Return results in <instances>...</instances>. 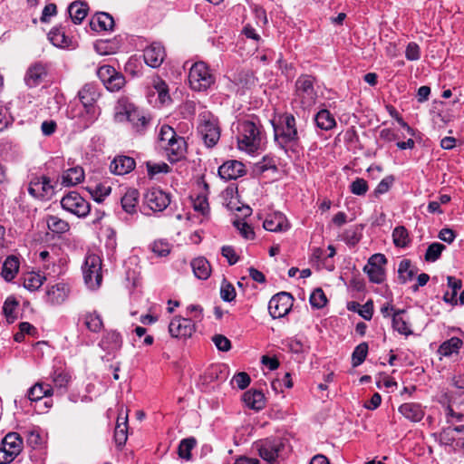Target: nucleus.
<instances>
[{
	"mask_svg": "<svg viewBox=\"0 0 464 464\" xmlns=\"http://www.w3.org/2000/svg\"><path fill=\"white\" fill-rule=\"evenodd\" d=\"M236 290L231 283L224 279L220 286V296L225 302H231L236 298Z\"/></svg>",
	"mask_w": 464,
	"mask_h": 464,
	"instance_id": "obj_52",
	"label": "nucleus"
},
{
	"mask_svg": "<svg viewBox=\"0 0 464 464\" xmlns=\"http://www.w3.org/2000/svg\"><path fill=\"white\" fill-rule=\"evenodd\" d=\"M90 26L94 31H109L113 28L114 20L108 13L100 12L92 18Z\"/></svg>",
	"mask_w": 464,
	"mask_h": 464,
	"instance_id": "obj_27",
	"label": "nucleus"
},
{
	"mask_svg": "<svg viewBox=\"0 0 464 464\" xmlns=\"http://www.w3.org/2000/svg\"><path fill=\"white\" fill-rule=\"evenodd\" d=\"M197 440L193 437L183 439L179 445L178 453L181 459L189 460L191 459V450L196 446Z\"/></svg>",
	"mask_w": 464,
	"mask_h": 464,
	"instance_id": "obj_45",
	"label": "nucleus"
},
{
	"mask_svg": "<svg viewBox=\"0 0 464 464\" xmlns=\"http://www.w3.org/2000/svg\"><path fill=\"white\" fill-rule=\"evenodd\" d=\"M263 227L271 232H285L289 229L290 224L281 212H273L266 216Z\"/></svg>",
	"mask_w": 464,
	"mask_h": 464,
	"instance_id": "obj_21",
	"label": "nucleus"
},
{
	"mask_svg": "<svg viewBox=\"0 0 464 464\" xmlns=\"http://www.w3.org/2000/svg\"><path fill=\"white\" fill-rule=\"evenodd\" d=\"M23 450V439L17 432H9L2 440L0 464L11 463Z\"/></svg>",
	"mask_w": 464,
	"mask_h": 464,
	"instance_id": "obj_8",
	"label": "nucleus"
},
{
	"mask_svg": "<svg viewBox=\"0 0 464 464\" xmlns=\"http://www.w3.org/2000/svg\"><path fill=\"white\" fill-rule=\"evenodd\" d=\"M84 179V171L82 167H73L65 170L62 176V184L67 187L81 183Z\"/></svg>",
	"mask_w": 464,
	"mask_h": 464,
	"instance_id": "obj_30",
	"label": "nucleus"
},
{
	"mask_svg": "<svg viewBox=\"0 0 464 464\" xmlns=\"http://www.w3.org/2000/svg\"><path fill=\"white\" fill-rule=\"evenodd\" d=\"M250 377L249 375L245 372H238L237 374H236L233 379H232V382L240 389V390H244L246 389L249 383H250Z\"/></svg>",
	"mask_w": 464,
	"mask_h": 464,
	"instance_id": "obj_64",
	"label": "nucleus"
},
{
	"mask_svg": "<svg viewBox=\"0 0 464 464\" xmlns=\"http://www.w3.org/2000/svg\"><path fill=\"white\" fill-rule=\"evenodd\" d=\"M109 80L103 82L105 88L110 92L120 91L126 83L125 77L121 72L117 71L110 74Z\"/></svg>",
	"mask_w": 464,
	"mask_h": 464,
	"instance_id": "obj_43",
	"label": "nucleus"
},
{
	"mask_svg": "<svg viewBox=\"0 0 464 464\" xmlns=\"http://www.w3.org/2000/svg\"><path fill=\"white\" fill-rule=\"evenodd\" d=\"M28 192L35 198L49 199L53 195V186L46 176L34 177L29 183Z\"/></svg>",
	"mask_w": 464,
	"mask_h": 464,
	"instance_id": "obj_13",
	"label": "nucleus"
},
{
	"mask_svg": "<svg viewBox=\"0 0 464 464\" xmlns=\"http://www.w3.org/2000/svg\"><path fill=\"white\" fill-rule=\"evenodd\" d=\"M440 441L451 446L454 450H464V425L444 429L440 434Z\"/></svg>",
	"mask_w": 464,
	"mask_h": 464,
	"instance_id": "obj_16",
	"label": "nucleus"
},
{
	"mask_svg": "<svg viewBox=\"0 0 464 464\" xmlns=\"http://www.w3.org/2000/svg\"><path fill=\"white\" fill-rule=\"evenodd\" d=\"M245 404L255 411H260L265 407V395L257 390H249L243 394Z\"/></svg>",
	"mask_w": 464,
	"mask_h": 464,
	"instance_id": "obj_29",
	"label": "nucleus"
},
{
	"mask_svg": "<svg viewBox=\"0 0 464 464\" xmlns=\"http://www.w3.org/2000/svg\"><path fill=\"white\" fill-rule=\"evenodd\" d=\"M70 381V376L63 371H54L52 374V382L55 387L63 388Z\"/></svg>",
	"mask_w": 464,
	"mask_h": 464,
	"instance_id": "obj_58",
	"label": "nucleus"
},
{
	"mask_svg": "<svg viewBox=\"0 0 464 464\" xmlns=\"http://www.w3.org/2000/svg\"><path fill=\"white\" fill-rule=\"evenodd\" d=\"M462 345V341L458 337H451L450 339L443 342L439 347V353L443 356H450L458 353Z\"/></svg>",
	"mask_w": 464,
	"mask_h": 464,
	"instance_id": "obj_41",
	"label": "nucleus"
},
{
	"mask_svg": "<svg viewBox=\"0 0 464 464\" xmlns=\"http://www.w3.org/2000/svg\"><path fill=\"white\" fill-rule=\"evenodd\" d=\"M191 267L194 275L198 279L206 280L210 276V265L205 257H198L193 259L191 261Z\"/></svg>",
	"mask_w": 464,
	"mask_h": 464,
	"instance_id": "obj_32",
	"label": "nucleus"
},
{
	"mask_svg": "<svg viewBox=\"0 0 464 464\" xmlns=\"http://www.w3.org/2000/svg\"><path fill=\"white\" fill-rule=\"evenodd\" d=\"M212 341L219 351L227 352L231 348V342L222 334H215Z\"/></svg>",
	"mask_w": 464,
	"mask_h": 464,
	"instance_id": "obj_63",
	"label": "nucleus"
},
{
	"mask_svg": "<svg viewBox=\"0 0 464 464\" xmlns=\"http://www.w3.org/2000/svg\"><path fill=\"white\" fill-rule=\"evenodd\" d=\"M53 395V388L51 384H44L37 382L28 391V399L31 401H38L44 397Z\"/></svg>",
	"mask_w": 464,
	"mask_h": 464,
	"instance_id": "obj_34",
	"label": "nucleus"
},
{
	"mask_svg": "<svg viewBox=\"0 0 464 464\" xmlns=\"http://www.w3.org/2000/svg\"><path fill=\"white\" fill-rule=\"evenodd\" d=\"M417 273V268L411 266L409 259H402L399 264L398 277L401 284L411 281Z\"/></svg>",
	"mask_w": 464,
	"mask_h": 464,
	"instance_id": "obj_38",
	"label": "nucleus"
},
{
	"mask_svg": "<svg viewBox=\"0 0 464 464\" xmlns=\"http://www.w3.org/2000/svg\"><path fill=\"white\" fill-rule=\"evenodd\" d=\"M275 140L286 151L288 147L296 146L300 137L296 127V120L291 113H283L271 120Z\"/></svg>",
	"mask_w": 464,
	"mask_h": 464,
	"instance_id": "obj_1",
	"label": "nucleus"
},
{
	"mask_svg": "<svg viewBox=\"0 0 464 464\" xmlns=\"http://www.w3.org/2000/svg\"><path fill=\"white\" fill-rule=\"evenodd\" d=\"M115 120L120 122L125 121L130 122L135 131L139 133H142L150 122V118L124 99L119 100L115 107Z\"/></svg>",
	"mask_w": 464,
	"mask_h": 464,
	"instance_id": "obj_3",
	"label": "nucleus"
},
{
	"mask_svg": "<svg viewBox=\"0 0 464 464\" xmlns=\"http://www.w3.org/2000/svg\"><path fill=\"white\" fill-rule=\"evenodd\" d=\"M238 149L248 153L256 151L262 141L261 125L252 120L240 121L237 125Z\"/></svg>",
	"mask_w": 464,
	"mask_h": 464,
	"instance_id": "obj_2",
	"label": "nucleus"
},
{
	"mask_svg": "<svg viewBox=\"0 0 464 464\" xmlns=\"http://www.w3.org/2000/svg\"><path fill=\"white\" fill-rule=\"evenodd\" d=\"M47 75L46 64L37 62L32 64L24 76V82L29 88L38 86Z\"/></svg>",
	"mask_w": 464,
	"mask_h": 464,
	"instance_id": "obj_20",
	"label": "nucleus"
},
{
	"mask_svg": "<svg viewBox=\"0 0 464 464\" xmlns=\"http://www.w3.org/2000/svg\"><path fill=\"white\" fill-rule=\"evenodd\" d=\"M447 282L449 288H450V293L446 292L443 295V300L450 304H457V295L458 291L462 286V282L460 279H458L452 276H449L447 277Z\"/></svg>",
	"mask_w": 464,
	"mask_h": 464,
	"instance_id": "obj_36",
	"label": "nucleus"
},
{
	"mask_svg": "<svg viewBox=\"0 0 464 464\" xmlns=\"http://www.w3.org/2000/svg\"><path fill=\"white\" fill-rule=\"evenodd\" d=\"M166 56L164 47L159 43H153L143 51L144 62L151 68L161 65Z\"/></svg>",
	"mask_w": 464,
	"mask_h": 464,
	"instance_id": "obj_18",
	"label": "nucleus"
},
{
	"mask_svg": "<svg viewBox=\"0 0 464 464\" xmlns=\"http://www.w3.org/2000/svg\"><path fill=\"white\" fill-rule=\"evenodd\" d=\"M178 138H180V136H178L177 133L175 132L174 129L171 128L170 126L163 125L160 128V140L161 143L160 146L162 144L171 143V141L174 140V139H178Z\"/></svg>",
	"mask_w": 464,
	"mask_h": 464,
	"instance_id": "obj_55",
	"label": "nucleus"
},
{
	"mask_svg": "<svg viewBox=\"0 0 464 464\" xmlns=\"http://www.w3.org/2000/svg\"><path fill=\"white\" fill-rule=\"evenodd\" d=\"M78 97L86 114L82 127L83 129H87L98 119L100 115L101 110L95 104L100 97V92L94 84L86 83L78 92Z\"/></svg>",
	"mask_w": 464,
	"mask_h": 464,
	"instance_id": "obj_4",
	"label": "nucleus"
},
{
	"mask_svg": "<svg viewBox=\"0 0 464 464\" xmlns=\"http://www.w3.org/2000/svg\"><path fill=\"white\" fill-rule=\"evenodd\" d=\"M151 250L158 256H166L170 252V246L169 243L160 240L152 244Z\"/></svg>",
	"mask_w": 464,
	"mask_h": 464,
	"instance_id": "obj_61",
	"label": "nucleus"
},
{
	"mask_svg": "<svg viewBox=\"0 0 464 464\" xmlns=\"http://www.w3.org/2000/svg\"><path fill=\"white\" fill-rule=\"evenodd\" d=\"M68 12L74 24H81L87 15L88 7L83 2L75 1L69 5Z\"/></svg>",
	"mask_w": 464,
	"mask_h": 464,
	"instance_id": "obj_37",
	"label": "nucleus"
},
{
	"mask_svg": "<svg viewBox=\"0 0 464 464\" xmlns=\"http://www.w3.org/2000/svg\"><path fill=\"white\" fill-rule=\"evenodd\" d=\"M109 80L103 82L105 88L110 92L120 91L126 83L125 77L121 72L117 71L110 74Z\"/></svg>",
	"mask_w": 464,
	"mask_h": 464,
	"instance_id": "obj_42",
	"label": "nucleus"
},
{
	"mask_svg": "<svg viewBox=\"0 0 464 464\" xmlns=\"http://www.w3.org/2000/svg\"><path fill=\"white\" fill-rule=\"evenodd\" d=\"M144 200L153 211H162L170 203V195L159 188H151L144 195Z\"/></svg>",
	"mask_w": 464,
	"mask_h": 464,
	"instance_id": "obj_15",
	"label": "nucleus"
},
{
	"mask_svg": "<svg viewBox=\"0 0 464 464\" xmlns=\"http://www.w3.org/2000/svg\"><path fill=\"white\" fill-rule=\"evenodd\" d=\"M193 208L195 211L199 212L203 216L208 215L209 211V206L207 197L205 195H198L193 200Z\"/></svg>",
	"mask_w": 464,
	"mask_h": 464,
	"instance_id": "obj_56",
	"label": "nucleus"
},
{
	"mask_svg": "<svg viewBox=\"0 0 464 464\" xmlns=\"http://www.w3.org/2000/svg\"><path fill=\"white\" fill-rule=\"evenodd\" d=\"M44 279V278L38 274H29L24 277V286L30 291H35L42 286Z\"/></svg>",
	"mask_w": 464,
	"mask_h": 464,
	"instance_id": "obj_49",
	"label": "nucleus"
},
{
	"mask_svg": "<svg viewBox=\"0 0 464 464\" xmlns=\"http://www.w3.org/2000/svg\"><path fill=\"white\" fill-rule=\"evenodd\" d=\"M121 418H118L117 424L115 427L114 431V439L115 442L118 444V446H122L126 443L127 440V433H128V417L127 415L124 417L122 423H120Z\"/></svg>",
	"mask_w": 464,
	"mask_h": 464,
	"instance_id": "obj_44",
	"label": "nucleus"
},
{
	"mask_svg": "<svg viewBox=\"0 0 464 464\" xmlns=\"http://www.w3.org/2000/svg\"><path fill=\"white\" fill-rule=\"evenodd\" d=\"M140 193L136 188H128L121 199L122 209L128 214L136 213Z\"/></svg>",
	"mask_w": 464,
	"mask_h": 464,
	"instance_id": "obj_28",
	"label": "nucleus"
},
{
	"mask_svg": "<svg viewBox=\"0 0 464 464\" xmlns=\"http://www.w3.org/2000/svg\"><path fill=\"white\" fill-rule=\"evenodd\" d=\"M50 42L57 47H72V40L66 35L65 29L63 26L53 27L48 34Z\"/></svg>",
	"mask_w": 464,
	"mask_h": 464,
	"instance_id": "obj_26",
	"label": "nucleus"
},
{
	"mask_svg": "<svg viewBox=\"0 0 464 464\" xmlns=\"http://www.w3.org/2000/svg\"><path fill=\"white\" fill-rule=\"evenodd\" d=\"M83 279L90 289H97L102 280V260L97 255L92 254L85 257L82 266Z\"/></svg>",
	"mask_w": 464,
	"mask_h": 464,
	"instance_id": "obj_7",
	"label": "nucleus"
},
{
	"mask_svg": "<svg viewBox=\"0 0 464 464\" xmlns=\"http://www.w3.org/2000/svg\"><path fill=\"white\" fill-rule=\"evenodd\" d=\"M85 326L93 333H99L103 327L102 320L96 312H88L82 315Z\"/></svg>",
	"mask_w": 464,
	"mask_h": 464,
	"instance_id": "obj_40",
	"label": "nucleus"
},
{
	"mask_svg": "<svg viewBox=\"0 0 464 464\" xmlns=\"http://www.w3.org/2000/svg\"><path fill=\"white\" fill-rule=\"evenodd\" d=\"M405 57L409 61H417L420 57V46L414 43H409L405 50Z\"/></svg>",
	"mask_w": 464,
	"mask_h": 464,
	"instance_id": "obj_62",
	"label": "nucleus"
},
{
	"mask_svg": "<svg viewBox=\"0 0 464 464\" xmlns=\"http://www.w3.org/2000/svg\"><path fill=\"white\" fill-rule=\"evenodd\" d=\"M62 208L77 216L85 218L91 210V206L78 192L71 191L61 199Z\"/></svg>",
	"mask_w": 464,
	"mask_h": 464,
	"instance_id": "obj_10",
	"label": "nucleus"
},
{
	"mask_svg": "<svg viewBox=\"0 0 464 464\" xmlns=\"http://www.w3.org/2000/svg\"><path fill=\"white\" fill-rule=\"evenodd\" d=\"M198 131L207 147H214L220 138V129L214 118L204 119L198 126Z\"/></svg>",
	"mask_w": 464,
	"mask_h": 464,
	"instance_id": "obj_14",
	"label": "nucleus"
},
{
	"mask_svg": "<svg viewBox=\"0 0 464 464\" xmlns=\"http://www.w3.org/2000/svg\"><path fill=\"white\" fill-rule=\"evenodd\" d=\"M69 295V287L64 283L52 285L46 291V301L52 305L63 303Z\"/></svg>",
	"mask_w": 464,
	"mask_h": 464,
	"instance_id": "obj_25",
	"label": "nucleus"
},
{
	"mask_svg": "<svg viewBox=\"0 0 464 464\" xmlns=\"http://www.w3.org/2000/svg\"><path fill=\"white\" fill-rule=\"evenodd\" d=\"M195 331V324L188 318L174 317L169 324V332L175 338L190 337Z\"/></svg>",
	"mask_w": 464,
	"mask_h": 464,
	"instance_id": "obj_17",
	"label": "nucleus"
},
{
	"mask_svg": "<svg viewBox=\"0 0 464 464\" xmlns=\"http://www.w3.org/2000/svg\"><path fill=\"white\" fill-rule=\"evenodd\" d=\"M19 270V260L14 256H8L2 266L1 275L6 281L13 280Z\"/></svg>",
	"mask_w": 464,
	"mask_h": 464,
	"instance_id": "obj_33",
	"label": "nucleus"
},
{
	"mask_svg": "<svg viewBox=\"0 0 464 464\" xmlns=\"http://www.w3.org/2000/svg\"><path fill=\"white\" fill-rule=\"evenodd\" d=\"M215 82L214 74L204 62H197L191 65L188 72V83L192 90L207 91Z\"/></svg>",
	"mask_w": 464,
	"mask_h": 464,
	"instance_id": "obj_6",
	"label": "nucleus"
},
{
	"mask_svg": "<svg viewBox=\"0 0 464 464\" xmlns=\"http://www.w3.org/2000/svg\"><path fill=\"white\" fill-rule=\"evenodd\" d=\"M314 121L316 126L324 130H330L336 125L334 117L326 109H323L316 113Z\"/></svg>",
	"mask_w": 464,
	"mask_h": 464,
	"instance_id": "obj_35",
	"label": "nucleus"
},
{
	"mask_svg": "<svg viewBox=\"0 0 464 464\" xmlns=\"http://www.w3.org/2000/svg\"><path fill=\"white\" fill-rule=\"evenodd\" d=\"M350 190L353 194L357 196L364 195L368 190L367 181L363 179L357 178L351 183Z\"/></svg>",
	"mask_w": 464,
	"mask_h": 464,
	"instance_id": "obj_57",
	"label": "nucleus"
},
{
	"mask_svg": "<svg viewBox=\"0 0 464 464\" xmlns=\"http://www.w3.org/2000/svg\"><path fill=\"white\" fill-rule=\"evenodd\" d=\"M259 456L269 464H276L285 448V441L280 438H267L256 442Z\"/></svg>",
	"mask_w": 464,
	"mask_h": 464,
	"instance_id": "obj_9",
	"label": "nucleus"
},
{
	"mask_svg": "<svg viewBox=\"0 0 464 464\" xmlns=\"http://www.w3.org/2000/svg\"><path fill=\"white\" fill-rule=\"evenodd\" d=\"M387 258L382 254H374L369 259L363 267L369 280L374 284H382L385 280L384 266Z\"/></svg>",
	"mask_w": 464,
	"mask_h": 464,
	"instance_id": "obj_11",
	"label": "nucleus"
},
{
	"mask_svg": "<svg viewBox=\"0 0 464 464\" xmlns=\"http://www.w3.org/2000/svg\"><path fill=\"white\" fill-rule=\"evenodd\" d=\"M246 174V169L242 162L227 160L218 168V175L222 179H237Z\"/></svg>",
	"mask_w": 464,
	"mask_h": 464,
	"instance_id": "obj_19",
	"label": "nucleus"
},
{
	"mask_svg": "<svg viewBox=\"0 0 464 464\" xmlns=\"http://www.w3.org/2000/svg\"><path fill=\"white\" fill-rule=\"evenodd\" d=\"M398 411L404 418L412 422L420 421L425 415L423 407L417 402H405L399 407Z\"/></svg>",
	"mask_w": 464,
	"mask_h": 464,
	"instance_id": "obj_24",
	"label": "nucleus"
},
{
	"mask_svg": "<svg viewBox=\"0 0 464 464\" xmlns=\"http://www.w3.org/2000/svg\"><path fill=\"white\" fill-rule=\"evenodd\" d=\"M135 165L136 163L133 158L120 155L115 157L111 162L110 169L115 175H125L133 170Z\"/></svg>",
	"mask_w": 464,
	"mask_h": 464,
	"instance_id": "obj_23",
	"label": "nucleus"
},
{
	"mask_svg": "<svg viewBox=\"0 0 464 464\" xmlns=\"http://www.w3.org/2000/svg\"><path fill=\"white\" fill-rule=\"evenodd\" d=\"M153 87L156 90L160 102L164 103L170 100L169 95V88L164 81L158 78L153 82Z\"/></svg>",
	"mask_w": 464,
	"mask_h": 464,
	"instance_id": "obj_53",
	"label": "nucleus"
},
{
	"mask_svg": "<svg viewBox=\"0 0 464 464\" xmlns=\"http://www.w3.org/2000/svg\"><path fill=\"white\" fill-rule=\"evenodd\" d=\"M46 225L48 229L53 234H63L70 228L67 221L53 215L46 217Z\"/></svg>",
	"mask_w": 464,
	"mask_h": 464,
	"instance_id": "obj_39",
	"label": "nucleus"
},
{
	"mask_svg": "<svg viewBox=\"0 0 464 464\" xmlns=\"http://www.w3.org/2000/svg\"><path fill=\"white\" fill-rule=\"evenodd\" d=\"M446 249V246L438 242L431 243L425 253L424 259L426 262H435L437 261L440 256L441 253Z\"/></svg>",
	"mask_w": 464,
	"mask_h": 464,
	"instance_id": "obj_46",
	"label": "nucleus"
},
{
	"mask_svg": "<svg viewBox=\"0 0 464 464\" xmlns=\"http://www.w3.org/2000/svg\"><path fill=\"white\" fill-rule=\"evenodd\" d=\"M284 344L290 352L295 353H302L305 351L304 343L296 338L287 339L284 342Z\"/></svg>",
	"mask_w": 464,
	"mask_h": 464,
	"instance_id": "obj_60",
	"label": "nucleus"
},
{
	"mask_svg": "<svg viewBox=\"0 0 464 464\" xmlns=\"http://www.w3.org/2000/svg\"><path fill=\"white\" fill-rule=\"evenodd\" d=\"M316 79L310 74H301L295 82V97L303 108L313 106L317 99Z\"/></svg>",
	"mask_w": 464,
	"mask_h": 464,
	"instance_id": "obj_5",
	"label": "nucleus"
},
{
	"mask_svg": "<svg viewBox=\"0 0 464 464\" xmlns=\"http://www.w3.org/2000/svg\"><path fill=\"white\" fill-rule=\"evenodd\" d=\"M161 147L166 150L168 159L171 162H177L185 158L187 142L183 137L174 139L171 143L162 144Z\"/></svg>",
	"mask_w": 464,
	"mask_h": 464,
	"instance_id": "obj_22",
	"label": "nucleus"
},
{
	"mask_svg": "<svg viewBox=\"0 0 464 464\" xmlns=\"http://www.w3.org/2000/svg\"><path fill=\"white\" fill-rule=\"evenodd\" d=\"M368 353V343H361L358 344L355 349L353 352L352 354V363L353 367H357L361 365Z\"/></svg>",
	"mask_w": 464,
	"mask_h": 464,
	"instance_id": "obj_47",
	"label": "nucleus"
},
{
	"mask_svg": "<svg viewBox=\"0 0 464 464\" xmlns=\"http://www.w3.org/2000/svg\"><path fill=\"white\" fill-rule=\"evenodd\" d=\"M147 170L150 177H154L160 173H169L170 171L169 166L165 162L153 163L148 161L146 163Z\"/></svg>",
	"mask_w": 464,
	"mask_h": 464,
	"instance_id": "obj_54",
	"label": "nucleus"
},
{
	"mask_svg": "<svg viewBox=\"0 0 464 464\" xmlns=\"http://www.w3.org/2000/svg\"><path fill=\"white\" fill-rule=\"evenodd\" d=\"M393 243L396 246L404 247L409 242L408 231L404 227H397L392 232Z\"/></svg>",
	"mask_w": 464,
	"mask_h": 464,
	"instance_id": "obj_48",
	"label": "nucleus"
},
{
	"mask_svg": "<svg viewBox=\"0 0 464 464\" xmlns=\"http://www.w3.org/2000/svg\"><path fill=\"white\" fill-rule=\"evenodd\" d=\"M294 298L291 294L281 292L275 295L268 303L270 315L276 319L286 315L293 306Z\"/></svg>",
	"mask_w": 464,
	"mask_h": 464,
	"instance_id": "obj_12",
	"label": "nucleus"
},
{
	"mask_svg": "<svg viewBox=\"0 0 464 464\" xmlns=\"http://www.w3.org/2000/svg\"><path fill=\"white\" fill-rule=\"evenodd\" d=\"M111 188L110 186L97 185L92 191V195L95 201L102 202L103 199L110 195Z\"/></svg>",
	"mask_w": 464,
	"mask_h": 464,
	"instance_id": "obj_59",
	"label": "nucleus"
},
{
	"mask_svg": "<svg viewBox=\"0 0 464 464\" xmlns=\"http://www.w3.org/2000/svg\"><path fill=\"white\" fill-rule=\"evenodd\" d=\"M405 310L400 309L392 314V328L399 334L409 336L412 334V331L408 321L403 317Z\"/></svg>",
	"mask_w": 464,
	"mask_h": 464,
	"instance_id": "obj_31",
	"label": "nucleus"
},
{
	"mask_svg": "<svg viewBox=\"0 0 464 464\" xmlns=\"http://www.w3.org/2000/svg\"><path fill=\"white\" fill-rule=\"evenodd\" d=\"M233 225L239 231L241 236L246 239H254L255 232L252 227L245 222L243 219H235Z\"/></svg>",
	"mask_w": 464,
	"mask_h": 464,
	"instance_id": "obj_50",
	"label": "nucleus"
},
{
	"mask_svg": "<svg viewBox=\"0 0 464 464\" xmlns=\"http://www.w3.org/2000/svg\"><path fill=\"white\" fill-rule=\"evenodd\" d=\"M327 303L325 294L321 288H316L310 295V304L316 309L323 308Z\"/></svg>",
	"mask_w": 464,
	"mask_h": 464,
	"instance_id": "obj_51",
	"label": "nucleus"
}]
</instances>
